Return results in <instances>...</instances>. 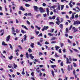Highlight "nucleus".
Returning <instances> with one entry per match:
<instances>
[{
	"mask_svg": "<svg viewBox=\"0 0 80 80\" xmlns=\"http://www.w3.org/2000/svg\"><path fill=\"white\" fill-rule=\"evenodd\" d=\"M26 57H27V58H28L29 57L28 56V53L27 52L26 53Z\"/></svg>",
	"mask_w": 80,
	"mask_h": 80,
	"instance_id": "nucleus-21",
	"label": "nucleus"
},
{
	"mask_svg": "<svg viewBox=\"0 0 80 80\" xmlns=\"http://www.w3.org/2000/svg\"><path fill=\"white\" fill-rule=\"evenodd\" d=\"M53 11L54 13H57V11L56 10V9H54Z\"/></svg>",
	"mask_w": 80,
	"mask_h": 80,
	"instance_id": "nucleus-59",
	"label": "nucleus"
},
{
	"mask_svg": "<svg viewBox=\"0 0 80 80\" xmlns=\"http://www.w3.org/2000/svg\"><path fill=\"white\" fill-rule=\"evenodd\" d=\"M2 45H7V44H6V43H5V42H4V41H3L2 42Z\"/></svg>",
	"mask_w": 80,
	"mask_h": 80,
	"instance_id": "nucleus-17",
	"label": "nucleus"
},
{
	"mask_svg": "<svg viewBox=\"0 0 80 80\" xmlns=\"http://www.w3.org/2000/svg\"><path fill=\"white\" fill-rule=\"evenodd\" d=\"M12 32H15V30H14V28L13 27H12Z\"/></svg>",
	"mask_w": 80,
	"mask_h": 80,
	"instance_id": "nucleus-32",
	"label": "nucleus"
},
{
	"mask_svg": "<svg viewBox=\"0 0 80 80\" xmlns=\"http://www.w3.org/2000/svg\"><path fill=\"white\" fill-rule=\"evenodd\" d=\"M43 42V39L41 38L40 40V42Z\"/></svg>",
	"mask_w": 80,
	"mask_h": 80,
	"instance_id": "nucleus-46",
	"label": "nucleus"
},
{
	"mask_svg": "<svg viewBox=\"0 0 80 80\" xmlns=\"http://www.w3.org/2000/svg\"><path fill=\"white\" fill-rule=\"evenodd\" d=\"M33 7L34 8V9L36 11V12H37L38 10L39 9V8H38V7L36 6H33Z\"/></svg>",
	"mask_w": 80,
	"mask_h": 80,
	"instance_id": "nucleus-2",
	"label": "nucleus"
},
{
	"mask_svg": "<svg viewBox=\"0 0 80 80\" xmlns=\"http://www.w3.org/2000/svg\"><path fill=\"white\" fill-rule=\"evenodd\" d=\"M72 27H73V26H72V25H71L70 27V28L69 29V30H70L72 29Z\"/></svg>",
	"mask_w": 80,
	"mask_h": 80,
	"instance_id": "nucleus-51",
	"label": "nucleus"
},
{
	"mask_svg": "<svg viewBox=\"0 0 80 80\" xmlns=\"http://www.w3.org/2000/svg\"><path fill=\"white\" fill-rule=\"evenodd\" d=\"M66 33H68V28H67L66 29Z\"/></svg>",
	"mask_w": 80,
	"mask_h": 80,
	"instance_id": "nucleus-33",
	"label": "nucleus"
},
{
	"mask_svg": "<svg viewBox=\"0 0 80 80\" xmlns=\"http://www.w3.org/2000/svg\"><path fill=\"white\" fill-rule=\"evenodd\" d=\"M38 37H43V35H42V33H40L38 35Z\"/></svg>",
	"mask_w": 80,
	"mask_h": 80,
	"instance_id": "nucleus-30",
	"label": "nucleus"
},
{
	"mask_svg": "<svg viewBox=\"0 0 80 80\" xmlns=\"http://www.w3.org/2000/svg\"><path fill=\"white\" fill-rule=\"evenodd\" d=\"M58 8H57V9H58V10H60V5L59 3H58Z\"/></svg>",
	"mask_w": 80,
	"mask_h": 80,
	"instance_id": "nucleus-10",
	"label": "nucleus"
},
{
	"mask_svg": "<svg viewBox=\"0 0 80 80\" xmlns=\"http://www.w3.org/2000/svg\"><path fill=\"white\" fill-rule=\"evenodd\" d=\"M73 18H74V16L72 15V17L70 18V20H72V19H73Z\"/></svg>",
	"mask_w": 80,
	"mask_h": 80,
	"instance_id": "nucleus-31",
	"label": "nucleus"
},
{
	"mask_svg": "<svg viewBox=\"0 0 80 80\" xmlns=\"http://www.w3.org/2000/svg\"><path fill=\"white\" fill-rule=\"evenodd\" d=\"M61 13L62 15H63L64 14H65V13H66L65 12H61Z\"/></svg>",
	"mask_w": 80,
	"mask_h": 80,
	"instance_id": "nucleus-57",
	"label": "nucleus"
},
{
	"mask_svg": "<svg viewBox=\"0 0 80 80\" xmlns=\"http://www.w3.org/2000/svg\"><path fill=\"white\" fill-rule=\"evenodd\" d=\"M72 29L73 30V32H78V30L75 27H73L72 28Z\"/></svg>",
	"mask_w": 80,
	"mask_h": 80,
	"instance_id": "nucleus-5",
	"label": "nucleus"
},
{
	"mask_svg": "<svg viewBox=\"0 0 80 80\" xmlns=\"http://www.w3.org/2000/svg\"><path fill=\"white\" fill-rule=\"evenodd\" d=\"M52 2H57V0H52Z\"/></svg>",
	"mask_w": 80,
	"mask_h": 80,
	"instance_id": "nucleus-42",
	"label": "nucleus"
},
{
	"mask_svg": "<svg viewBox=\"0 0 80 80\" xmlns=\"http://www.w3.org/2000/svg\"><path fill=\"white\" fill-rule=\"evenodd\" d=\"M42 73L40 72L39 74V76L40 77H42Z\"/></svg>",
	"mask_w": 80,
	"mask_h": 80,
	"instance_id": "nucleus-63",
	"label": "nucleus"
},
{
	"mask_svg": "<svg viewBox=\"0 0 80 80\" xmlns=\"http://www.w3.org/2000/svg\"><path fill=\"white\" fill-rule=\"evenodd\" d=\"M43 17H47V14L45 13V14H44L43 15Z\"/></svg>",
	"mask_w": 80,
	"mask_h": 80,
	"instance_id": "nucleus-58",
	"label": "nucleus"
},
{
	"mask_svg": "<svg viewBox=\"0 0 80 80\" xmlns=\"http://www.w3.org/2000/svg\"><path fill=\"white\" fill-rule=\"evenodd\" d=\"M1 33H4V30L3 29L1 30L0 31Z\"/></svg>",
	"mask_w": 80,
	"mask_h": 80,
	"instance_id": "nucleus-50",
	"label": "nucleus"
},
{
	"mask_svg": "<svg viewBox=\"0 0 80 80\" xmlns=\"http://www.w3.org/2000/svg\"><path fill=\"white\" fill-rule=\"evenodd\" d=\"M45 44L46 45H48V44H49V43L48 42V41H46L45 42Z\"/></svg>",
	"mask_w": 80,
	"mask_h": 80,
	"instance_id": "nucleus-55",
	"label": "nucleus"
},
{
	"mask_svg": "<svg viewBox=\"0 0 80 80\" xmlns=\"http://www.w3.org/2000/svg\"><path fill=\"white\" fill-rule=\"evenodd\" d=\"M56 24H57V25H59L60 24V23H61V22H60V21L58 20L56 22Z\"/></svg>",
	"mask_w": 80,
	"mask_h": 80,
	"instance_id": "nucleus-13",
	"label": "nucleus"
},
{
	"mask_svg": "<svg viewBox=\"0 0 80 80\" xmlns=\"http://www.w3.org/2000/svg\"><path fill=\"white\" fill-rule=\"evenodd\" d=\"M55 17H56L55 16H53L52 17V19H53V20H55Z\"/></svg>",
	"mask_w": 80,
	"mask_h": 80,
	"instance_id": "nucleus-47",
	"label": "nucleus"
},
{
	"mask_svg": "<svg viewBox=\"0 0 80 80\" xmlns=\"http://www.w3.org/2000/svg\"><path fill=\"white\" fill-rule=\"evenodd\" d=\"M35 32H36V35H38V33H40V32H39V31H35Z\"/></svg>",
	"mask_w": 80,
	"mask_h": 80,
	"instance_id": "nucleus-29",
	"label": "nucleus"
},
{
	"mask_svg": "<svg viewBox=\"0 0 80 80\" xmlns=\"http://www.w3.org/2000/svg\"><path fill=\"white\" fill-rule=\"evenodd\" d=\"M13 64V66L14 67V68H17V67H18L17 66V65L15 64V63H14Z\"/></svg>",
	"mask_w": 80,
	"mask_h": 80,
	"instance_id": "nucleus-11",
	"label": "nucleus"
},
{
	"mask_svg": "<svg viewBox=\"0 0 80 80\" xmlns=\"http://www.w3.org/2000/svg\"><path fill=\"white\" fill-rule=\"evenodd\" d=\"M42 6H43V7H45L46 6V4H45V3H43L42 4Z\"/></svg>",
	"mask_w": 80,
	"mask_h": 80,
	"instance_id": "nucleus-53",
	"label": "nucleus"
},
{
	"mask_svg": "<svg viewBox=\"0 0 80 80\" xmlns=\"http://www.w3.org/2000/svg\"><path fill=\"white\" fill-rule=\"evenodd\" d=\"M29 57H30L32 60H33V58H34V56H32V54H30V55L29 56Z\"/></svg>",
	"mask_w": 80,
	"mask_h": 80,
	"instance_id": "nucleus-14",
	"label": "nucleus"
},
{
	"mask_svg": "<svg viewBox=\"0 0 80 80\" xmlns=\"http://www.w3.org/2000/svg\"><path fill=\"white\" fill-rule=\"evenodd\" d=\"M73 50H74V51H75V52H78V50H77V49H73Z\"/></svg>",
	"mask_w": 80,
	"mask_h": 80,
	"instance_id": "nucleus-45",
	"label": "nucleus"
},
{
	"mask_svg": "<svg viewBox=\"0 0 80 80\" xmlns=\"http://www.w3.org/2000/svg\"><path fill=\"white\" fill-rule=\"evenodd\" d=\"M73 64L74 65V67H77V64H76V63L73 62Z\"/></svg>",
	"mask_w": 80,
	"mask_h": 80,
	"instance_id": "nucleus-37",
	"label": "nucleus"
},
{
	"mask_svg": "<svg viewBox=\"0 0 80 80\" xmlns=\"http://www.w3.org/2000/svg\"><path fill=\"white\" fill-rule=\"evenodd\" d=\"M65 79H64V80H67V79H68V78L66 77V76H65Z\"/></svg>",
	"mask_w": 80,
	"mask_h": 80,
	"instance_id": "nucleus-62",
	"label": "nucleus"
},
{
	"mask_svg": "<svg viewBox=\"0 0 80 80\" xmlns=\"http://www.w3.org/2000/svg\"><path fill=\"white\" fill-rule=\"evenodd\" d=\"M59 48L60 47H58L57 46H55V48L57 51H58V49H59Z\"/></svg>",
	"mask_w": 80,
	"mask_h": 80,
	"instance_id": "nucleus-15",
	"label": "nucleus"
},
{
	"mask_svg": "<svg viewBox=\"0 0 80 80\" xmlns=\"http://www.w3.org/2000/svg\"><path fill=\"white\" fill-rule=\"evenodd\" d=\"M9 45L10 46V48H11V49H13V47H12V44H9Z\"/></svg>",
	"mask_w": 80,
	"mask_h": 80,
	"instance_id": "nucleus-43",
	"label": "nucleus"
},
{
	"mask_svg": "<svg viewBox=\"0 0 80 80\" xmlns=\"http://www.w3.org/2000/svg\"><path fill=\"white\" fill-rule=\"evenodd\" d=\"M22 27L26 29V30H28V28H27V27H26V26H24V25H22Z\"/></svg>",
	"mask_w": 80,
	"mask_h": 80,
	"instance_id": "nucleus-18",
	"label": "nucleus"
},
{
	"mask_svg": "<svg viewBox=\"0 0 80 80\" xmlns=\"http://www.w3.org/2000/svg\"><path fill=\"white\" fill-rule=\"evenodd\" d=\"M8 58H9V60H12V58H13V56H11L10 57H8Z\"/></svg>",
	"mask_w": 80,
	"mask_h": 80,
	"instance_id": "nucleus-26",
	"label": "nucleus"
},
{
	"mask_svg": "<svg viewBox=\"0 0 80 80\" xmlns=\"http://www.w3.org/2000/svg\"><path fill=\"white\" fill-rule=\"evenodd\" d=\"M76 5H77V6H80V3H77V4H76Z\"/></svg>",
	"mask_w": 80,
	"mask_h": 80,
	"instance_id": "nucleus-64",
	"label": "nucleus"
},
{
	"mask_svg": "<svg viewBox=\"0 0 80 80\" xmlns=\"http://www.w3.org/2000/svg\"><path fill=\"white\" fill-rule=\"evenodd\" d=\"M78 14H76L75 16V18H78Z\"/></svg>",
	"mask_w": 80,
	"mask_h": 80,
	"instance_id": "nucleus-56",
	"label": "nucleus"
},
{
	"mask_svg": "<svg viewBox=\"0 0 80 80\" xmlns=\"http://www.w3.org/2000/svg\"><path fill=\"white\" fill-rule=\"evenodd\" d=\"M55 57H59V56L58 55L57 53H56L55 55Z\"/></svg>",
	"mask_w": 80,
	"mask_h": 80,
	"instance_id": "nucleus-34",
	"label": "nucleus"
},
{
	"mask_svg": "<svg viewBox=\"0 0 80 80\" xmlns=\"http://www.w3.org/2000/svg\"><path fill=\"white\" fill-rule=\"evenodd\" d=\"M51 72H52L51 73L52 76H53V77H54V76H55V75H54V72H53V70H52Z\"/></svg>",
	"mask_w": 80,
	"mask_h": 80,
	"instance_id": "nucleus-22",
	"label": "nucleus"
},
{
	"mask_svg": "<svg viewBox=\"0 0 80 80\" xmlns=\"http://www.w3.org/2000/svg\"><path fill=\"white\" fill-rule=\"evenodd\" d=\"M28 16H31V15H32L31 14V13L30 12L28 13Z\"/></svg>",
	"mask_w": 80,
	"mask_h": 80,
	"instance_id": "nucleus-48",
	"label": "nucleus"
},
{
	"mask_svg": "<svg viewBox=\"0 0 80 80\" xmlns=\"http://www.w3.org/2000/svg\"><path fill=\"white\" fill-rule=\"evenodd\" d=\"M35 27H36V28H38L39 30H40V28H39L38 26H35Z\"/></svg>",
	"mask_w": 80,
	"mask_h": 80,
	"instance_id": "nucleus-27",
	"label": "nucleus"
},
{
	"mask_svg": "<svg viewBox=\"0 0 80 80\" xmlns=\"http://www.w3.org/2000/svg\"><path fill=\"white\" fill-rule=\"evenodd\" d=\"M33 73H34V72H32L31 74V75H32V77H34V75H33Z\"/></svg>",
	"mask_w": 80,
	"mask_h": 80,
	"instance_id": "nucleus-61",
	"label": "nucleus"
},
{
	"mask_svg": "<svg viewBox=\"0 0 80 80\" xmlns=\"http://www.w3.org/2000/svg\"><path fill=\"white\" fill-rule=\"evenodd\" d=\"M61 70L62 71V73H64V71H63V69L62 68H61Z\"/></svg>",
	"mask_w": 80,
	"mask_h": 80,
	"instance_id": "nucleus-60",
	"label": "nucleus"
},
{
	"mask_svg": "<svg viewBox=\"0 0 80 80\" xmlns=\"http://www.w3.org/2000/svg\"><path fill=\"white\" fill-rule=\"evenodd\" d=\"M44 28L45 29V30H47L48 28V26H47L46 27V26H44Z\"/></svg>",
	"mask_w": 80,
	"mask_h": 80,
	"instance_id": "nucleus-25",
	"label": "nucleus"
},
{
	"mask_svg": "<svg viewBox=\"0 0 80 80\" xmlns=\"http://www.w3.org/2000/svg\"><path fill=\"white\" fill-rule=\"evenodd\" d=\"M54 31V29H52V30H51L50 31V32H51V33H53V32Z\"/></svg>",
	"mask_w": 80,
	"mask_h": 80,
	"instance_id": "nucleus-36",
	"label": "nucleus"
},
{
	"mask_svg": "<svg viewBox=\"0 0 80 80\" xmlns=\"http://www.w3.org/2000/svg\"><path fill=\"white\" fill-rule=\"evenodd\" d=\"M48 35H50V36H53V34H52V33H48Z\"/></svg>",
	"mask_w": 80,
	"mask_h": 80,
	"instance_id": "nucleus-44",
	"label": "nucleus"
},
{
	"mask_svg": "<svg viewBox=\"0 0 80 80\" xmlns=\"http://www.w3.org/2000/svg\"><path fill=\"white\" fill-rule=\"evenodd\" d=\"M72 60L73 61H75V62L77 61V59H75L74 58H73Z\"/></svg>",
	"mask_w": 80,
	"mask_h": 80,
	"instance_id": "nucleus-49",
	"label": "nucleus"
},
{
	"mask_svg": "<svg viewBox=\"0 0 80 80\" xmlns=\"http://www.w3.org/2000/svg\"><path fill=\"white\" fill-rule=\"evenodd\" d=\"M25 6H26V7H30V5L29 4L27 3L25 4Z\"/></svg>",
	"mask_w": 80,
	"mask_h": 80,
	"instance_id": "nucleus-23",
	"label": "nucleus"
},
{
	"mask_svg": "<svg viewBox=\"0 0 80 80\" xmlns=\"http://www.w3.org/2000/svg\"><path fill=\"white\" fill-rule=\"evenodd\" d=\"M72 73L73 74V75H75V70H74L73 72Z\"/></svg>",
	"mask_w": 80,
	"mask_h": 80,
	"instance_id": "nucleus-54",
	"label": "nucleus"
},
{
	"mask_svg": "<svg viewBox=\"0 0 80 80\" xmlns=\"http://www.w3.org/2000/svg\"><path fill=\"white\" fill-rule=\"evenodd\" d=\"M64 8V5H62L61 7V10H62L63 9V8Z\"/></svg>",
	"mask_w": 80,
	"mask_h": 80,
	"instance_id": "nucleus-39",
	"label": "nucleus"
},
{
	"mask_svg": "<svg viewBox=\"0 0 80 80\" xmlns=\"http://www.w3.org/2000/svg\"><path fill=\"white\" fill-rule=\"evenodd\" d=\"M80 24V21H75L74 22L73 25H79Z\"/></svg>",
	"mask_w": 80,
	"mask_h": 80,
	"instance_id": "nucleus-1",
	"label": "nucleus"
},
{
	"mask_svg": "<svg viewBox=\"0 0 80 80\" xmlns=\"http://www.w3.org/2000/svg\"><path fill=\"white\" fill-rule=\"evenodd\" d=\"M76 8H77V9H78V10H79V11L78 10H75L76 12H79V11H80V9L78 7H76Z\"/></svg>",
	"mask_w": 80,
	"mask_h": 80,
	"instance_id": "nucleus-12",
	"label": "nucleus"
},
{
	"mask_svg": "<svg viewBox=\"0 0 80 80\" xmlns=\"http://www.w3.org/2000/svg\"><path fill=\"white\" fill-rule=\"evenodd\" d=\"M70 65H68V70L70 72Z\"/></svg>",
	"mask_w": 80,
	"mask_h": 80,
	"instance_id": "nucleus-40",
	"label": "nucleus"
},
{
	"mask_svg": "<svg viewBox=\"0 0 80 80\" xmlns=\"http://www.w3.org/2000/svg\"><path fill=\"white\" fill-rule=\"evenodd\" d=\"M37 43L38 45H40L41 47L42 46V44H40V42H38Z\"/></svg>",
	"mask_w": 80,
	"mask_h": 80,
	"instance_id": "nucleus-28",
	"label": "nucleus"
},
{
	"mask_svg": "<svg viewBox=\"0 0 80 80\" xmlns=\"http://www.w3.org/2000/svg\"><path fill=\"white\" fill-rule=\"evenodd\" d=\"M19 10H21L22 11H25V9L23 8V6H21V7L19 8Z\"/></svg>",
	"mask_w": 80,
	"mask_h": 80,
	"instance_id": "nucleus-9",
	"label": "nucleus"
},
{
	"mask_svg": "<svg viewBox=\"0 0 80 80\" xmlns=\"http://www.w3.org/2000/svg\"><path fill=\"white\" fill-rule=\"evenodd\" d=\"M46 11L47 12V15H48H48H49V12H50L48 8H46Z\"/></svg>",
	"mask_w": 80,
	"mask_h": 80,
	"instance_id": "nucleus-6",
	"label": "nucleus"
},
{
	"mask_svg": "<svg viewBox=\"0 0 80 80\" xmlns=\"http://www.w3.org/2000/svg\"><path fill=\"white\" fill-rule=\"evenodd\" d=\"M10 35H9L7 37L6 39L7 42H8L10 40Z\"/></svg>",
	"mask_w": 80,
	"mask_h": 80,
	"instance_id": "nucleus-4",
	"label": "nucleus"
},
{
	"mask_svg": "<svg viewBox=\"0 0 80 80\" xmlns=\"http://www.w3.org/2000/svg\"><path fill=\"white\" fill-rule=\"evenodd\" d=\"M16 33H19V30H18V29H17L16 31Z\"/></svg>",
	"mask_w": 80,
	"mask_h": 80,
	"instance_id": "nucleus-52",
	"label": "nucleus"
},
{
	"mask_svg": "<svg viewBox=\"0 0 80 80\" xmlns=\"http://www.w3.org/2000/svg\"><path fill=\"white\" fill-rule=\"evenodd\" d=\"M41 17V15L40 14H38L36 15V17L37 18H39V17Z\"/></svg>",
	"mask_w": 80,
	"mask_h": 80,
	"instance_id": "nucleus-19",
	"label": "nucleus"
},
{
	"mask_svg": "<svg viewBox=\"0 0 80 80\" xmlns=\"http://www.w3.org/2000/svg\"><path fill=\"white\" fill-rule=\"evenodd\" d=\"M51 67H52V68H54V67H56V65H52L51 66Z\"/></svg>",
	"mask_w": 80,
	"mask_h": 80,
	"instance_id": "nucleus-41",
	"label": "nucleus"
},
{
	"mask_svg": "<svg viewBox=\"0 0 80 80\" xmlns=\"http://www.w3.org/2000/svg\"><path fill=\"white\" fill-rule=\"evenodd\" d=\"M28 51L30 53H31V52H32V50L31 49H28Z\"/></svg>",
	"mask_w": 80,
	"mask_h": 80,
	"instance_id": "nucleus-38",
	"label": "nucleus"
},
{
	"mask_svg": "<svg viewBox=\"0 0 80 80\" xmlns=\"http://www.w3.org/2000/svg\"><path fill=\"white\" fill-rule=\"evenodd\" d=\"M34 45V43H32L31 44V47H32V48H33L34 47V46H33Z\"/></svg>",
	"mask_w": 80,
	"mask_h": 80,
	"instance_id": "nucleus-24",
	"label": "nucleus"
},
{
	"mask_svg": "<svg viewBox=\"0 0 80 80\" xmlns=\"http://www.w3.org/2000/svg\"><path fill=\"white\" fill-rule=\"evenodd\" d=\"M66 59H67V64H68V63H71V62H69V59L68 58H66Z\"/></svg>",
	"mask_w": 80,
	"mask_h": 80,
	"instance_id": "nucleus-8",
	"label": "nucleus"
},
{
	"mask_svg": "<svg viewBox=\"0 0 80 80\" xmlns=\"http://www.w3.org/2000/svg\"><path fill=\"white\" fill-rule=\"evenodd\" d=\"M27 35L26 34H25L24 36V41H27Z\"/></svg>",
	"mask_w": 80,
	"mask_h": 80,
	"instance_id": "nucleus-7",
	"label": "nucleus"
},
{
	"mask_svg": "<svg viewBox=\"0 0 80 80\" xmlns=\"http://www.w3.org/2000/svg\"><path fill=\"white\" fill-rule=\"evenodd\" d=\"M59 27L62 29V28H63V25L62 24L60 25Z\"/></svg>",
	"mask_w": 80,
	"mask_h": 80,
	"instance_id": "nucleus-20",
	"label": "nucleus"
},
{
	"mask_svg": "<svg viewBox=\"0 0 80 80\" xmlns=\"http://www.w3.org/2000/svg\"><path fill=\"white\" fill-rule=\"evenodd\" d=\"M19 48H20V49H21V50H22V47L20 45H19L18 46Z\"/></svg>",
	"mask_w": 80,
	"mask_h": 80,
	"instance_id": "nucleus-35",
	"label": "nucleus"
},
{
	"mask_svg": "<svg viewBox=\"0 0 80 80\" xmlns=\"http://www.w3.org/2000/svg\"><path fill=\"white\" fill-rule=\"evenodd\" d=\"M39 10L41 13H43V12H45V10L43 9V8L42 7H40L39 8Z\"/></svg>",
	"mask_w": 80,
	"mask_h": 80,
	"instance_id": "nucleus-3",
	"label": "nucleus"
},
{
	"mask_svg": "<svg viewBox=\"0 0 80 80\" xmlns=\"http://www.w3.org/2000/svg\"><path fill=\"white\" fill-rule=\"evenodd\" d=\"M57 7V6L56 5H53L51 6V8H53V9H55V8Z\"/></svg>",
	"mask_w": 80,
	"mask_h": 80,
	"instance_id": "nucleus-16",
	"label": "nucleus"
}]
</instances>
